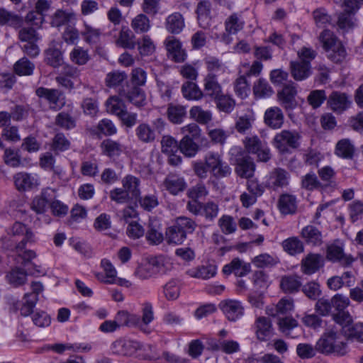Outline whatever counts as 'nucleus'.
<instances>
[{
	"instance_id": "nucleus-1",
	"label": "nucleus",
	"mask_w": 363,
	"mask_h": 363,
	"mask_svg": "<svg viewBox=\"0 0 363 363\" xmlns=\"http://www.w3.org/2000/svg\"><path fill=\"white\" fill-rule=\"evenodd\" d=\"M193 167L196 175L201 179L207 177L208 172L218 179L227 177L231 174V168L223 161L222 155L213 151L205 155L203 161L195 162Z\"/></svg>"
},
{
	"instance_id": "nucleus-2",
	"label": "nucleus",
	"mask_w": 363,
	"mask_h": 363,
	"mask_svg": "<svg viewBox=\"0 0 363 363\" xmlns=\"http://www.w3.org/2000/svg\"><path fill=\"white\" fill-rule=\"evenodd\" d=\"M7 234L12 238L23 235V239L16 243L15 240L5 237L2 238L4 247L6 249L14 250L16 252L22 251L27 244H33L36 239L33 231L21 222H16L7 230Z\"/></svg>"
},
{
	"instance_id": "nucleus-3",
	"label": "nucleus",
	"mask_w": 363,
	"mask_h": 363,
	"mask_svg": "<svg viewBox=\"0 0 363 363\" xmlns=\"http://www.w3.org/2000/svg\"><path fill=\"white\" fill-rule=\"evenodd\" d=\"M169 269V264L162 256L153 257L140 264L135 270L134 275L141 280L148 279L157 275L164 274Z\"/></svg>"
},
{
	"instance_id": "nucleus-4",
	"label": "nucleus",
	"mask_w": 363,
	"mask_h": 363,
	"mask_svg": "<svg viewBox=\"0 0 363 363\" xmlns=\"http://www.w3.org/2000/svg\"><path fill=\"white\" fill-rule=\"evenodd\" d=\"M320 41L327 52V57L335 63L342 62L346 57V51L333 32L324 30L320 35Z\"/></svg>"
},
{
	"instance_id": "nucleus-5",
	"label": "nucleus",
	"mask_w": 363,
	"mask_h": 363,
	"mask_svg": "<svg viewBox=\"0 0 363 363\" xmlns=\"http://www.w3.org/2000/svg\"><path fill=\"white\" fill-rule=\"evenodd\" d=\"M300 134L296 130H283L277 133L272 144L281 153H289L291 149H296L300 145Z\"/></svg>"
},
{
	"instance_id": "nucleus-6",
	"label": "nucleus",
	"mask_w": 363,
	"mask_h": 363,
	"mask_svg": "<svg viewBox=\"0 0 363 363\" xmlns=\"http://www.w3.org/2000/svg\"><path fill=\"white\" fill-rule=\"evenodd\" d=\"M81 71L76 67L65 65L55 77L56 82L63 88L71 91L79 88L82 84Z\"/></svg>"
},
{
	"instance_id": "nucleus-7",
	"label": "nucleus",
	"mask_w": 363,
	"mask_h": 363,
	"mask_svg": "<svg viewBox=\"0 0 363 363\" xmlns=\"http://www.w3.org/2000/svg\"><path fill=\"white\" fill-rule=\"evenodd\" d=\"M36 94L47 101L50 109L58 111L65 104L64 93L59 89L40 87L36 89Z\"/></svg>"
},
{
	"instance_id": "nucleus-8",
	"label": "nucleus",
	"mask_w": 363,
	"mask_h": 363,
	"mask_svg": "<svg viewBox=\"0 0 363 363\" xmlns=\"http://www.w3.org/2000/svg\"><path fill=\"white\" fill-rule=\"evenodd\" d=\"M290 181V174L286 169L277 167L267 175L266 186L274 191L286 187Z\"/></svg>"
},
{
	"instance_id": "nucleus-9",
	"label": "nucleus",
	"mask_w": 363,
	"mask_h": 363,
	"mask_svg": "<svg viewBox=\"0 0 363 363\" xmlns=\"http://www.w3.org/2000/svg\"><path fill=\"white\" fill-rule=\"evenodd\" d=\"M13 182L18 191L24 192L38 188L40 178L37 174L21 172L13 175Z\"/></svg>"
},
{
	"instance_id": "nucleus-10",
	"label": "nucleus",
	"mask_w": 363,
	"mask_h": 363,
	"mask_svg": "<svg viewBox=\"0 0 363 363\" xmlns=\"http://www.w3.org/2000/svg\"><path fill=\"white\" fill-rule=\"evenodd\" d=\"M219 307L226 318L231 322L237 321L244 315V306L242 303L238 300H223L220 303Z\"/></svg>"
},
{
	"instance_id": "nucleus-11",
	"label": "nucleus",
	"mask_w": 363,
	"mask_h": 363,
	"mask_svg": "<svg viewBox=\"0 0 363 363\" xmlns=\"http://www.w3.org/2000/svg\"><path fill=\"white\" fill-rule=\"evenodd\" d=\"M252 328L259 340L272 338L274 334L272 321L264 316L257 317L254 322Z\"/></svg>"
},
{
	"instance_id": "nucleus-12",
	"label": "nucleus",
	"mask_w": 363,
	"mask_h": 363,
	"mask_svg": "<svg viewBox=\"0 0 363 363\" xmlns=\"http://www.w3.org/2000/svg\"><path fill=\"white\" fill-rule=\"evenodd\" d=\"M164 45L168 56L175 62H183L186 58V53L182 49L181 42L174 36H168L164 40Z\"/></svg>"
},
{
	"instance_id": "nucleus-13",
	"label": "nucleus",
	"mask_w": 363,
	"mask_h": 363,
	"mask_svg": "<svg viewBox=\"0 0 363 363\" xmlns=\"http://www.w3.org/2000/svg\"><path fill=\"white\" fill-rule=\"evenodd\" d=\"M324 265V259L319 254L309 253L301 262V272L307 275H311L318 272Z\"/></svg>"
},
{
	"instance_id": "nucleus-14",
	"label": "nucleus",
	"mask_w": 363,
	"mask_h": 363,
	"mask_svg": "<svg viewBox=\"0 0 363 363\" xmlns=\"http://www.w3.org/2000/svg\"><path fill=\"white\" fill-rule=\"evenodd\" d=\"M316 351L325 354L344 355L348 351L345 342H316Z\"/></svg>"
},
{
	"instance_id": "nucleus-15",
	"label": "nucleus",
	"mask_w": 363,
	"mask_h": 363,
	"mask_svg": "<svg viewBox=\"0 0 363 363\" xmlns=\"http://www.w3.org/2000/svg\"><path fill=\"white\" fill-rule=\"evenodd\" d=\"M251 271L250 263L245 262L239 258L233 259L230 263L224 265L223 272L225 275L234 274L236 277H245Z\"/></svg>"
},
{
	"instance_id": "nucleus-16",
	"label": "nucleus",
	"mask_w": 363,
	"mask_h": 363,
	"mask_svg": "<svg viewBox=\"0 0 363 363\" xmlns=\"http://www.w3.org/2000/svg\"><path fill=\"white\" fill-rule=\"evenodd\" d=\"M351 104L350 100L345 93L333 91L329 96L328 105L335 113H342L347 110Z\"/></svg>"
},
{
	"instance_id": "nucleus-17",
	"label": "nucleus",
	"mask_w": 363,
	"mask_h": 363,
	"mask_svg": "<svg viewBox=\"0 0 363 363\" xmlns=\"http://www.w3.org/2000/svg\"><path fill=\"white\" fill-rule=\"evenodd\" d=\"M284 116L281 108L273 106L267 108L264 115V122L272 129H279L282 127Z\"/></svg>"
},
{
	"instance_id": "nucleus-18",
	"label": "nucleus",
	"mask_w": 363,
	"mask_h": 363,
	"mask_svg": "<svg viewBox=\"0 0 363 363\" xmlns=\"http://www.w3.org/2000/svg\"><path fill=\"white\" fill-rule=\"evenodd\" d=\"M294 309V301L289 298H282L276 305L267 306L266 313L272 317L287 315Z\"/></svg>"
},
{
	"instance_id": "nucleus-19",
	"label": "nucleus",
	"mask_w": 363,
	"mask_h": 363,
	"mask_svg": "<svg viewBox=\"0 0 363 363\" xmlns=\"http://www.w3.org/2000/svg\"><path fill=\"white\" fill-rule=\"evenodd\" d=\"M165 189L172 195H177L186 188V183L184 179L174 174H168L163 182Z\"/></svg>"
},
{
	"instance_id": "nucleus-20",
	"label": "nucleus",
	"mask_w": 363,
	"mask_h": 363,
	"mask_svg": "<svg viewBox=\"0 0 363 363\" xmlns=\"http://www.w3.org/2000/svg\"><path fill=\"white\" fill-rule=\"evenodd\" d=\"M290 71L292 77L296 81H303L308 78L311 74V65L299 60L290 62Z\"/></svg>"
},
{
	"instance_id": "nucleus-21",
	"label": "nucleus",
	"mask_w": 363,
	"mask_h": 363,
	"mask_svg": "<svg viewBox=\"0 0 363 363\" xmlns=\"http://www.w3.org/2000/svg\"><path fill=\"white\" fill-rule=\"evenodd\" d=\"M23 24V18L21 16L0 7V26H9L16 29L20 28Z\"/></svg>"
},
{
	"instance_id": "nucleus-22",
	"label": "nucleus",
	"mask_w": 363,
	"mask_h": 363,
	"mask_svg": "<svg viewBox=\"0 0 363 363\" xmlns=\"http://www.w3.org/2000/svg\"><path fill=\"white\" fill-rule=\"evenodd\" d=\"M154 320V311L152 305L145 302L142 306V318L138 315V323L136 328L145 333H150L149 324Z\"/></svg>"
},
{
	"instance_id": "nucleus-23",
	"label": "nucleus",
	"mask_w": 363,
	"mask_h": 363,
	"mask_svg": "<svg viewBox=\"0 0 363 363\" xmlns=\"http://www.w3.org/2000/svg\"><path fill=\"white\" fill-rule=\"evenodd\" d=\"M101 153L110 158L119 157L124 151L125 147L120 142L112 139H105L100 145Z\"/></svg>"
},
{
	"instance_id": "nucleus-24",
	"label": "nucleus",
	"mask_w": 363,
	"mask_h": 363,
	"mask_svg": "<svg viewBox=\"0 0 363 363\" xmlns=\"http://www.w3.org/2000/svg\"><path fill=\"white\" fill-rule=\"evenodd\" d=\"M101 267L104 269L105 274L102 273H96L95 276L100 281L108 284H113L117 276V271L110 260L103 259L101 261Z\"/></svg>"
},
{
	"instance_id": "nucleus-25",
	"label": "nucleus",
	"mask_w": 363,
	"mask_h": 363,
	"mask_svg": "<svg viewBox=\"0 0 363 363\" xmlns=\"http://www.w3.org/2000/svg\"><path fill=\"white\" fill-rule=\"evenodd\" d=\"M140 342H113L110 347L112 352L121 355H132L140 349Z\"/></svg>"
},
{
	"instance_id": "nucleus-26",
	"label": "nucleus",
	"mask_w": 363,
	"mask_h": 363,
	"mask_svg": "<svg viewBox=\"0 0 363 363\" xmlns=\"http://www.w3.org/2000/svg\"><path fill=\"white\" fill-rule=\"evenodd\" d=\"M300 235L308 245L318 246L321 245L323 242V236L320 230L312 225H308L303 228Z\"/></svg>"
},
{
	"instance_id": "nucleus-27",
	"label": "nucleus",
	"mask_w": 363,
	"mask_h": 363,
	"mask_svg": "<svg viewBox=\"0 0 363 363\" xmlns=\"http://www.w3.org/2000/svg\"><path fill=\"white\" fill-rule=\"evenodd\" d=\"M235 172L237 174L245 179L251 178L255 171V164L249 157H243L237 160Z\"/></svg>"
},
{
	"instance_id": "nucleus-28",
	"label": "nucleus",
	"mask_w": 363,
	"mask_h": 363,
	"mask_svg": "<svg viewBox=\"0 0 363 363\" xmlns=\"http://www.w3.org/2000/svg\"><path fill=\"white\" fill-rule=\"evenodd\" d=\"M301 285V277L296 274L285 275L280 281V287L286 294L298 292Z\"/></svg>"
},
{
	"instance_id": "nucleus-29",
	"label": "nucleus",
	"mask_w": 363,
	"mask_h": 363,
	"mask_svg": "<svg viewBox=\"0 0 363 363\" xmlns=\"http://www.w3.org/2000/svg\"><path fill=\"white\" fill-rule=\"evenodd\" d=\"M146 238L152 244L158 245L162 242L164 237L162 233V225L157 219L150 220Z\"/></svg>"
},
{
	"instance_id": "nucleus-30",
	"label": "nucleus",
	"mask_w": 363,
	"mask_h": 363,
	"mask_svg": "<svg viewBox=\"0 0 363 363\" xmlns=\"http://www.w3.org/2000/svg\"><path fill=\"white\" fill-rule=\"evenodd\" d=\"M186 273L192 278L208 279L216 276L217 267L214 264L202 265L190 269Z\"/></svg>"
},
{
	"instance_id": "nucleus-31",
	"label": "nucleus",
	"mask_w": 363,
	"mask_h": 363,
	"mask_svg": "<svg viewBox=\"0 0 363 363\" xmlns=\"http://www.w3.org/2000/svg\"><path fill=\"white\" fill-rule=\"evenodd\" d=\"M135 131L137 138L143 143H152L157 138L152 127L147 123H140Z\"/></svg>"
},
{
	"instance_id": "nucleus-32",
	"label": "nucleus",
	"mask_w": 363,
	"mask_h": 363,
	"mask_svg": "<svg viewBox=\"0 0 363 363\" xmlns=\"http://www.w3.org/2000/svg\"><path fill=\"white\" fill-rule=\"evenodd\" d=\"M327 257L332 261H339L345 266L350 265L354 259L351 256L345 255L341 247L336 245H331L328 247Z\"/></svg>"
},
{
	"instance_id": "nucleus-33",
	"label": "nucleus",
	"mask_w": 363,
	"mask_h": 363,
	"mask_svg": "<svg viewBox=\"0 0 363 363\" xmlns=\"http://www.w3.org/2000/svg\"><path fill=\"white\" fill-rule=\"evenodd\" d=\"M211 3L208 1H201L196 9L197 19L199 26L203 28H207L211 24Z\"/></svg>"
},
{
	"instance_id": "nucleus-34",
	"label": "nucleus",
	"mask_w": 363,
	"mask_h": 363,
	"mask_svg": "<svg viewBox=\"0 0 363 363\" xmlns=\"http://www.w3.org/2000/svg\"><path fill=\"white\" fill-rule=\"evenodd\" d=\"M122 185L130 197L137 199L140 195V179L133 175L128 174L122 179Z\"/></svg>"
},
{
	"instance_id": "nucleus-35",
	"label": "nucleus",
	"mask_w": 363,
	"mask_h": 363,
	"mask_svg": "<svg viewBox=\"0 0 363 363\" xmlns=\"http://www.w3.org/2000/svg\"><path fill=\"white\" fill-rule=\"evenodd\" d=\"M296 94L295 84L292 82L284 85L282 90L278 93L281 104L286 108H291L294 104V96Z\"/></svg>"
},
{
	"instance_id": "nucleus-36",
	"label": "nucleus",
	"mask_w": 363,
	"mask_h": 363,
	"mask_svg": "<svg viewBox=\"0 0 363 363\" xmlns=\"http://www.w3.org/2000/svg\"><path fill=\"white\" fill-rule=\"evenodd\" d=\"M184 26V19L180 13H174L166 19V28L171 33H180Z\"/></svg>"
},
{
	"instance_id": "nucleus-37",
	"label": "nucleus",
	"mask_w": 363,
	"mask_h": 363,
	"mask_svg": "<svg viewBox=\"0 0 363 363\" xmlns=\"http://www.w3.org/2000/svg\"><path fill=\"white\" fill-rule=\"evenodd\" d=\"M355 148L354 145L349 139H342L337 142L335 147V154L337 156L346 159H352Z\"/></svg>"
},
{
	"instance_id": "nucleus-38",
	"label": "nucleus",
	"mask_w": 363,
	"mask_h": 363,
	"mask_svg": "<svg viewBox=\"0 0 363 363\" xmlns=\"http://www.w3.org/2000/svg\"><path fill=\"white\" fill-rule=\"evenodd\" d=\"M283 250L290 255H296L304 251L303 242L298 237H291L281 242Z\"/></svg>"
},
{
	"instance_id": "nucleus-39",
	"label": "nucleus",
	"mask_w": 363,
	"mask_h": 363,
	"mask_svg": "<svg viewBox=\"0 0 363 363\" xmlns=\"http://www.w3.org/2000/svg\"><path fill=\"white\" fill-rule=\"evenodd\" d=\"M167 116L170 122L180 124L186 116V108L181 105L169 104L167 110Z\"/></svg>"
},
{
	"instance_id": "nucleus-40",
	"label": "nucleus",
	"mask_w": 363,
	"mask_h": 363,
	"mask_svg": "<svg viewBox=\"0 0 363 363\" xmlns=\"http://www.w3.org/2000/svg\"><path fill=\"white\" fill-rule=\"evenodd\" d=\"M278 206L283 214H292L296 210V199L294 196L282 194L279 199Z\"/></svg>"
},
{
	"instance_id": "nucleus-41",
	"label": "nucleus",
	"mask_w": 363,
	"mask_h": 363,
	"mask_svg": "<svg viewBox=\"0 0 363 363\" xmlns=\"http://www.w3.org/2000/svg\"><path fill=\"white\" fill-rule=\"evenodd\" d=\"M205 64L208 71L206 76H211L217 78L225 72V66L218 59L209 57L206 58Z\"/></svg>"
},
{
	"instance_id": "nucleus-42",
	"label": "nucleus",
	"mask_w": 363,
	"mask_h": 363,
	"mask_svg": "<svg viewBox=\"0 0 363 363\" xmlns=\"http://www.w3.org/2000/svg\"><path fill=\"white\" fill-rule=\"evenodd\" d=\"M278 325L280 331L286 334V335L291 338L298 337L297 335L292 334L294 330H301V328L298 326L297 321L295 319L291 317L279 318Z\"/></svg>"
},
{
	"instance_id": "nucleus-43",
	"label": "nucleus",
	"mask_w": 363,
	"mask_h": 363,
	"mask_svg": "<svg viewBox=\"0 0 363 363\" xmlns=\"http://www.w3.org/2000/svg\"><path fill=\"white\" fill-rule=\"evenodd\" d=\"M101 33V29L94 28L86 23H84V29L81 32L84 40L89 45L96 44L100 40Z\"/></svg>"
},
{
	"instance_id": "nucleus-44",
	"label": "nucleus",
	"mask_w": 363,
	"mask_h": 363,
	"mask_svg": "<svg viewBox=\"0 0 363 363\" xmlns=\"http://www.w3.org/2000/svg\"><path fill=\"white\" fill-rule=\"evenodd\" d=\"M114 320L118 328L121 326L136 328V324L138 323V315L130 313L125 311H121L117 313Z\"/></svg>"
},
{
	"instance_id": "nucleus-45",
	"label": "nucleus",
	"mask_w": 363,
	"mask_h": 363,
	"mask_svg": "<svg viewBox=\"0 0 363 363\" xmlns=\"http://www.w3.org/2000/svg\"><path fill=\"white\" fill-rule=\"evenodd\" d=\"M244 24L240 15L233 13L225 21V31L228 34H236L243 28Z\"/></svg>"
},
{
	"instance_id": "nucleus-46",
	"label": "nucleus",
	"mask_w": 363,
	"mask_h": 363,
	"mask_svg": "<svg viewBox=\"0 0 363 363\" xmlns=\"http://www.w3.org/2000/svg\"><path fill=\"white\" fill-rule=\"evenodd\" d=\"M179 150L182 153L188 157H192L196 155L199 150L198 145L194 142L193 139L189 135L184 137L179 142Z\"/></svg>"
},
{
	"instance_id": "nucleus-47",
	"label": "nucleus",
	"mask_w": 363,
	"mask_h": 363,
	"mask_svg": "<svg viewBox=\"0 0 363 363\" xmlns=\"http://www.w3.org/2000/svg\"><path fill=\"white\" fill-rule=\"evenodd\" d=\"M273 89L264 79H258L253 86V93L256 98L264 99L271 96Z\"/></svg>"
},
{
	"instance_id": "nucleus-48",
	"label": "nucleus",
	"mask_w": 363,
	"mask_h": 363,
	"mask_svg": "<svg viewBox=\"0 0 363 363\" xmlns=\"http://www.w3.org/2000/svg\"><path fill=\"white\" fill-rule=\"evenodd\" d=\"M182 92L188 100H199L203 96L201 90L192 82H185L182 86Z\"/></svg>"
},
{
	"instance_id": "nucleus-49",
	"label": "nucleus",
	"mask_w": 363,
	"mask_h": 363,
	"mask_svg": "<svg viewBox=\"0 0 363 363\" xmlns=\"http://www.w3.org/2000/svg\"><path fill=\"white\" fill-rule=\"evenodd\" d=\"M278 262L277 257L268 253L260 254L252 259V263L257 268L272 267Z\"/></svg>"
},
{
	"instance_id": "nucleus-50",
	"label": "nucleus",
	"mask_w": 363,
	"mask_h": 363,
	"mask_svg": "<svg viewBox=\"0 0 363 363\" xmlns=\"http://www.w3.org/2000/svg\"><path fill=\"white\" fill-rule=\"evenodd\" d=\"M69 59L74 64L81 66L86 65L90 60V57L87 50L76 46L70 52Z\"/></svg>"
},
{
	"instance_id": "nucleus-51",
	"label": "nucleus",
	"mask_w": 363,
	"mask_h": 363,
	"mask_svg": "<svg viewBox=\"0 0 363 363\" xmlns=\"http://www.w3.org/2000/svg\"><path fill=\"white\" fill-rule=\"evenodd\" d=\"M131 28L136 33H144L150 29V21L146 15L140 13L133 18Z\"/></svg>"
},
{
	"instance_id": "nucleus-52",
	"label": "nucleus",
	"mask_w": 363,
	"mask_h": 363,
	"mask_svg": "<svg viewBox=\"0 0 363 363\" xmlns=\"http://www.w3.org/2000/svg\"><path fill=\"white\" fill-rule=\"evenodd\" d=\"M204 90L208 95L214 99L218 97L222 92V88L217 78L211 76H206L204 79Z\"/></svg>"
},
{
	"instance_id": "nucleus-53",
	"label": "nucleus",
	"mask_w": 363,
	"mask_h": 363,
	"mask_svg": "<svg viewBox=\"0 0 363 363\" xmlns=\"http://www.w3.org/2000/svg\"><path fill=\"white\" fill-rule=\"evenodd\" d=\"M34 69L35 65L26 57L20 59L14 65L15 72L20 76H30Z\"/></svg>"
},
{
	"instance_id": "nucleus-54",
	"label": "nucleus",
	"mask_w": 363,
	"mask_h": 363,
	"mask_svg": "<svg viewBox=\"0 0 363 363\" xmlns=\"http://www.w3.org/2000/svg\"><path fill=\"white\" fill-rule=\"evenodd\" d=\"M186 238V235L176 225L169 227L166 231V240L169 244H182Z\"/></svg>"
},
{
	"instance_id": "nucleus-55",
	"label": "nucleus",
	"mask_w": 363,
	"mask_h": 363,
	"mask_svg": "<svg viewBox=\"0 0 363 363\" xmlns=\"http://www.w3.org/2000/svg\"><path fill=\"white\" fill-rule=\"evenodd\" d=\"M126 97L130 102L137 107L143 106L146 104V97L144 91L136 86L132 88L131 90L127 93Z\"/></svg>"
},
{
	"instance_id": "nucleus-56",
	"label": "nucleus",
	"mask_w": 363,
	"mask_h": 363,
	"mask_svg": "<svg viewBox=\"0 0 363 363\" xmlns=\"http://www.w3.org/2000/svg\"><path fill=\"white\" fill-rule=\"evenodd\" d=\"M45 62L53 67H58L63 62L62 53L57 48H50L45 51Z\"/></svg>"
},
{
	"instance_id": "nucleus-57",
	"label": "nucleus",
	"mask_w": 363,
	"mask_h": 363,
	"mask_svg": "<svg viewBox=\"0 0 363 363\" xmlns=\"http://www.w3.org/2000/svg\"><path fill=\"white\" fill-rule=\"evenodd\" d=\"M138 48L142 56H150L155 51V45L149 35H143L138 42Z\"/></svg>"
},
{
	"instance_id": "nucleus-58",
	"label": "nucleus",
	"mask_w": 363,
	"mask_h": 363,
	"mask_svg": "<svg viewBox=\"0 0 363 363\" xmlns=\"http://www.w3.org/2000/svg\"><path fill=\"white\" fill-rule=\"evenodd\" d=\"M179 143L169 135H164L161 140L162 152L167 155L177 153L179 150Z\"/></svg>"
},
{
	"instance_id": "nucleus-59",
	"label": "nucleus",
	"mask_w": 363,
	"mask_h": 363,
	"mask_svg": "<svg viewBox=\"0 0 363 363\" xmlns=\"http://www.w3.org/2000/svg\"><path fill=\"white\" fill-rule=\"evenodd\" d=\"M23 299V305L20 309L21 314L23 316H28L33 313L38 298L36 294H26Z\"/></svg>"
},
{
	"instance_id": "nucleus-60",
	"label": "nucleus",
	"mask_w": 363,
	"mask_h": 363,
	"mask_svg": "<svg viewBox=\"0 0 363 363\" xmlns=\"http://www.w3.org/2000/svg\"><path fill=\"white\" fill-rule=\"evenodd\" d=\"M108 113L118 116L125 108L124 102L118 96H111L106 102Z\"/></svg>"
},
{
	"instance_id": "nucleus-61",
	"label": "nucleus",
	"mask_w": 363,
	"mask_h": 363,
	"mask_svg": "<svg viewBox=\"0 0 363 363\" xmlns=\"http://www.w3.org/2000/svg\"><path fill=\"white\" fill-rule=\"evenodd\" d=\"M135 36L129 30H122L119 33V36L116 40V45L126 49H134L135 43L134 42Z\"/></svg>"
},
{
	"instance_id": "nucleus-62",
	"label": "nucleus",
	"mask_w": 363,
	"mask_h": 363,
	"mask_svg": "<svg viewBox=\"0 0 363 363\" xmlns=\"http://www.w3.org/2000/svg\"><path fill=\"white\" fill-rule=\"evenodd\" d=\"M190 116L198 123L201 124L208 123L212 119V114L211 111H205L198 106H193L190 109Z\"/></svg>"
},
{
	"instance_id": "nucleus-63",
	"label": "nucleus",
	"mask_w": 363,
	"mask_h": 363,
	"mask_svg": "<svg viewBox=\"0 0 363 363\" xmlns=\"http://www.w3.org/2000/svg\"><path fill=\"white\" fill-rule=\"evenodd\" d=\"M163 292L167 300H176L180 294V286L179 282L175 279L169 281L164 286Z\"/></svg>"
},
{
	"instance_id": "nucleus-64",
	"label": "nucleus",
	"mask_w": 363,
	"mask_h": 363,
	"mask_svg": "<svg viewBox=\"0 0 363 363\" xmlns=\"http://www.w3.org/2000/svg\"><path fill=\"white\" fill-rule=\"evenodd\" d=\"M343 337L347 339L363 340V323H356L350 328L345 327Z\"/></svg>"
}]
</instances>
